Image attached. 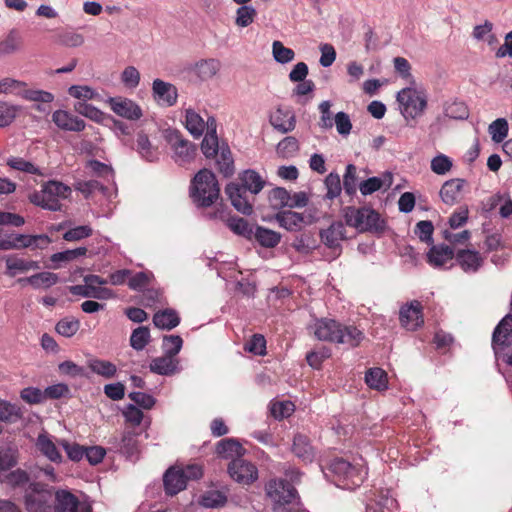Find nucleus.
I'll return each mask as SVG.
<instances>
[{
    "label": "nucleus",
    "mask_w": 512,
    "mask_h": 512,
    "mask_svg": "<svg viewBox=\"0 0 512 512\" xmlns=\"http://www.w3.org/2000/svg\"><path fill=\"white\" fill-rule=\"evenodd\" d=\"M209 219H221L226 226L236 235L241 236L249 241L253 239L255 226L251 225L246 219L239 216H229L226 218L223 209H217L207 215Z\"/></svg>",
    "instance_id": "nucleus-10"
},
{
    "label": "nucleus",
    "mask_w": 512,
    "mask_h": 512,
    "mask_svg": "<svg viewBox=\"0 0 512 512\" xmlns=\"http://www.w3.org/2000/svg\"><path fill=\"white\" fill-rule=\"evenodd\" d=\"M314 334L321 341L344 344L349 348H355L364 340V333L353 325H343L330 319H318L314 325Z\"/></svg>",
    "instance_id": "nucleus-1"
},
{
    "label": "nucleus",
    "mask_w": 512,
    "mask_h": 512,
    "mask_svg": "<svg viewBox=\"0 0 512 512\" xmlns=\"http://www.w3.org/2000/svg\"><path fill=\"white\" fill-rule=\"evenodd\" d=\"M179 360L165 353L161 357L154 358L150 363V371L159 375L170 376L179 371Z\"/></svg>",
    "instance_id": "nucleus-24"
},
{
    "label": "nucleus",
    "mask_w": 512,
    "mask_h": 512,
    "mask_svg": "<svg viewBox=\"0 0 512 512\" xmlns=\"http://www.w3.org/2000/svg\"><path fill=\"white\" fill-rule=\"evenodd\" d=\"M295 409V405L291 401H279L271 404V415L275 419H283L289 417Z\"/></svg>",
    "instance_id": "nucleus-61"
},
{
    "label": "nucleus",
    "mask_w": 512,
    "mask_h": 512,
    "mask_svg": "<svg viewBox=\"0 0 512 512\" xmlns=\"http://www.w3.org/2000/svg\"><path fill=\"white\" fill-rule=\"evenodd\" d=\"M291 451L304 463H311L315 458V449L310 439L301 433L294 436Z\"/></svg>",
    "instance_id": "nucleus-21"
},
{
    "label": "nucleus",
    "mask_w": 512,
    "mask_h": 512,
    "mask_svg": "<svg viewBox=\"0 0 512 512\" xmlns=\"http://www.w3.org/2000/svg\"><path fill=\"white\" fill-rule=\"evenodd\" d=\"M272 53L275 61L281 64L291 62L295 57L294 51L285 47L280 41L273 42Z\"/></svg>",
    "instance_id": "nucleus-59"
},
{
    "label": "nucleus",
    "mask_w": 512,
    "mask_h": 512,
    "mask_svg": "<svg viewBox=\"0 0 512 512\" xmlns=\"http://www.w3.org/2000/svg\"><path fill=\"white\" fill-rule=\"evenodd\" d=\"M21 111V106L0 101V127L4 128L9 126Z\"/></svg>",
    "instance_id": "nucleus-46"
},
{
    "label": "nucleus",
    "mask_w": 512,
    "mask_h": 512,
    "mask_svg": "<svg viewBox=\"0 0 512 512\" xmlns=\"http://www.w3.org/2000/svg\"><path fill=\"white\" fill-rule=\"evenodd\" d=\"M512 338V314L505 315L494 329L492 344L503 340L511 341Z\"/></svg>",
    "instance_id": "nucleus-39"
},
{
    "label": "nucleus",
    "mask_w": 512,
    "mask_h": 512,
    "mask_svg": "<svg viewBox=\"0 0 512 512\" xmlns=\"http://www.w3.org/2000/svg\"><path fill=\"white\" fill-rule=\"evenodd\" d=\"M121 453L127 457H133L138 453V440L134 433L126 432L123 434L119 446Z\"/></svg>",
    "instance_id": "nucleus-55"
},
{
    "label": "nucleus",
    "mask_w": 512,
    "mask_h": 512,
    "mask_svg": "<svg viewBox=\"0 0 512 512\" xmlns=\"http://www.w3.org/2000/svg\"><path fill=\"white\" fill-rule=\"evenodd\" d=\"M345 226L341 221H334L326 229H322L319 232L321 242L332 250H338L341 252L342 246L341 241L347 237L345 235Z\"/></svg>",
    "instance_id": "nucleus-14"
},
{
    "label": "nucleus",
    "mask_w": 512,
    "mask_h": 512,
    "mask_svg": "<svg viewBox=\"0 0 512 512\" xmlns=\"http://www.w3.org/2000/svg\"><path fill=\"white\" fill-rule=\"evenodd\" d=\"M219 153V158L216 160L218 170L224 177H231L235 172V167L233 156L227 143H221Z\"/></svg>",
    "instance_id": "nucleus-32"
},
{
    "label": "nucleus",
    "mask_w": 512,
    "mask_h": 512,
    "mask_svg": "<svg viewBox=\"0 0 512 512\" xmlns=\"http://www.w3.org/2000/svg\"><path fill=\"white\" fill-rule=\"evenodd\" d=\"M31 245V235L10 234L7 238H0V250L2 251L29 248Z\"/></svg>",
    "instance_id": "nucleus-35"
},
{
    "label": "nucleus",
    "mask_w": 512,
    "mask_h": 512,
    "mask_svg": "<svg viewBox=\"0 0 512 512\" xmlns=\"http://www.w3.org/2000/svg\"><path fill=\"white\" fill-rule=\"evenodd\" d=\"M399 320L401 325L410 331H415L424 323L422 305L414 300L410 304L404 305L399 311Z\"/></svg>",
    "instance_id": "nucleus-12"
},
{
    "label": "nucleus",
    "mask_w": 512,
    "mask_h": 512,
    "mask_svg": "<svg viewBox=\"0 0 512 512\" xmlns=\"http://www.w3.org/2000/svg\"><path fill=\"white\" fill-rule=\"evenodd\" d=\"M23 46V38L17 29H11L7 36L0 41V57L13 54Z\"/></svg>",
    "instance_id": "nucleus-33"
},
{
    "label": "nucleus",
    "mask_w": 512,
    "mask_h": 512,
    "mask_svg": "<svg viewBox=\"0 0 512 512\" xmlns=\"http://www.w3.org/2000/svg\"><path fill=\"white\" fill-rule=\"evenodd\" d=\"M324 184L327 189V193L325 196L327 199L332 200L340 196L342 191V184L338 173H329L324 180Z\"/></svg>",
    "instance_id": "nucleus-53"
},
{
    "label": "nucleus",
    "mask_w": 512,
    "mask_h": 512,
    "mask_svg": "<svg viewBox=\"0 0 512 512\" xmlns=\"http://www.w3.org/2000/svg\"><path fill=\"white\" fill-rule=\"evenodd\" d=\"M87 252L88 249L86 247H78L75 249L54 253L51 255L50 260L55 264L60 262H71L79 257L85 256Z\"/></svg>",
    "instance_id": "nucleus-50"
},
{
    "label": "nucleus",
    "mask_w": 512,
    "mask_h": 512,
    "mask_svg": "<svg viewBox=\"0 0 512 512\" xmlns=\"http://www.w3.org/2000/svg\"><path fill=\"white\" fill-rule=\"evenodd\" d=\"M37 447L49 460L53 462H61V454L55 444L48 437L40 435L37 440Z\"/></svg>",
    "instance_id": "nucleus-44"
},
{
    "label": "nucleus",
    "mask_w": 512,
    "mask_h": 512,
    "mask_svg": "<svg viewBox=\"0 0 512 512\" xmlns=\"http://www.w3.org/2000/svg\"><path fill=\"white\" fill-rule=\"evenodd\" d=\"M492 345L497 361H501L512 368V338L511 341L503 340Z\"/></svg>",
    "instance_id": "nucleus-48"
},
{
    "label": "nucleus",
    "mask_w": 512,
    "mask_h": 512,
    "mask_svg": "<svg viewBox=\"0 0 512 512\" xmlns=\"http://www.w3.org/2000/svg\"><path fill=\"white\" fill-rule=\"evenodd\" d=\"M163 137L174 152V161L182 166L192 162L197 153V145L185 139L177 129L168 128Z\"/></svg>",
    "instance_id": "nucleus-5"
},
{
    "label": "nucleus",
    "mask_w": 512,
    "mask_h": 512,
    "mask_svg": "<svg viewBox=\"0 0 512 512\" xmlns=\"http://www.w3.org/2000/svg\"><path fill=\"white\" fill-rule=\"evenodd\" d=\"M270 124L281 133H288L294 130L296 118L292 111L278 107L270 116Z\"/></svg>",
    "instance_id": "nucleus-22"
},
{
    "label": "nucleus",
    "mask_w": 512,
    "mask_h": 512,
    "mask_svg": "<svg viewBox=\"0 0 512 512\" xmlns=\"http://www.w3.org/2000/svg\"><path fill=\"white\" fill-rule=\"evenodd\" d=\"M445 115L455 120H465L469 117V109L462 101H454L445 107Z\"/></svg>",
    "instance_id": "nucleus-56"
},
{
    "label": "nucleus",
    "mask_w": 512,
    "mask_h": 512,
    "mask_svg": "<svg viewBox=\"0 0 512 512\" xmlns=\"http://www.w3.org/2000/svg\"><path fill=\"white\" fill-rule=\"evenodd\" d=\"M55 512H92L90 504L80 502L79 499L68 490L55 492Z\"/></svg>",
    "instance_id": "nucleus-11"
},
{
    "label": "nucleus",
    "mask_w": 512,
    "mask_h": 512,
    "mask_svg": "<svg viewBox=\"0 0 512 512\" xmlns=\"http://www.w3.org/2000/svg\"><path fill=\"white\" fill-rule=\"evenodd\" d=\"M185 128L189 131V133L194 138H199L202 136V134L205 130V121L193 109H191V108L186 109V111H185Z\"/></svg>",
    "instance_id": "nucleus-37"
},
{
    "label": "nucleus",
    "mask_w": 512,
    "mask_h": 512,
    "mask_svg": "<svg viewBox=\"0 0 512 512\" xmlns=\"http://www.w3.org/2000/svg\"><path fill=\"white\" fill-rule=\"evenodd\" d=\"M357 182V168L354 164H348L343 176V189L348 196H354L356 194Z\"/></svg>",
    "instance_id": "nucleus-47"
},
{
    "label": "nucleus",
    "mask_w": 512,
    "mask_h": 512,
    "mask_svg": "<svg viewBox=\"0 0 512 512\" xmlns=\"http://www.w3.org/2000/svg\"><path fill=\"white\" fill-rule=\"evenodd\" d=\"M93 234V229L88 225H81L67 230L63 234V239L69 242L80 241Z\"/></svg>",
    "instance_id": "nucleus-63"
},
{
    "label": "nucleus",
    "mask_w": 512,
    "mask_h": 512,
    "mask_svg": "<svg viewBox=\"0 0 512 512\" xmlns=\"http://www.w3.org/2000/svg\"><path fill=\"white\" fill-rule=\"evenodd\" d=\"M244 350L254 355L263 356L266 354V339L262 334H254L244 344Z\"/></svg>",
    "instance_id": "nucleus-58"
},
{
    "label": "nucleus",
    "mask_w": 512,
    "mask_h": 512,
    "mask_svg": "<svg viewBox=\"0 0 512 512\" xmlns=\"http://www.w3.org/2000/svg\"><path fill=\"white\" fill-rule=\"evenodd\" d=\"M454 259L456 264L459 265L465 273H476L484 263L481 254L471 249L458 250L455 252Z\"/></svg>",
    "instance_id": "nucleus-17"
},
{
    "label": "nucleus",
    "mask_w": 512,
    "mask_h": 512,
    "mask_svg": "<svg viewBox=\"0 0 512 512\" xmlns=\"http://www.w3.org/2000/svg\"><path fill=\"white\" fill-rule=\"evenodd\" d=\"M225 193L227 194L232 206L241 214L250 216L254 209L253 203L248 198L247 193H242L238 184L230 182L225 187Z\"/></svg>",
    "instance_id": "nucleus-15"
},
{
    "label": "nucleus",
    "mask_w": 512,
    "mask_h": 512,
    "mask_svg": "<svg viewBox=\"0 0 512 512\" xmlns=\"http://www.w3.org/2000/svg\"><path fill=\"white\" fill-rule=\"evenodd\" d=\"M165 491L169 495H176L186 488L185 476L182 470L177 468H170L166 471L163 477Z\"/></svg>",
    "instance_id": "nucleus-25"
},
{
    "label": "nucleus",
    "mask_w": 512,
    "mask_h": 512,
    "mask_svg": "<svg viewBox=\"0 0 512 512\" xmlns=\"http://www.w3.org/2000/svg\"><path fill=\"white\" fill-rule=\"evenodd\" d=\"M79 328L80 321L73 316H67L60 319L55 326L56 332L66 338L74 336L78 332Z\"/></svg>",
    "instance_id": "nucleus-43"
},
{
    "label": "nucleus",
    "mask_w": 512,
    "mask_h": 512,
    "mask_svg": "<svg viewBox=\"0 0 512 512\" xmlns=\"http://www.w3.org/2000/svg\"><path fill=\"white\" fill-rule=\"evenodd\" d=\"M6 274L9 277H14L18 272H27V260L18 258L16 256H7L5 259Z\"/></svg>",
    "instance_id": "nucleus-62"
},
{
    "label": "nucleus",
    "mask_w": 512,
    "mask_h": 512,
    "mask_svg": "<svg viewBox=\"0 0 512 512\" xmlns=\"http://www.w3.org/2000/svg\"><path fill=\"white\" fill-rule=\"evenodd\" d=\"M183 346V340L179 335H165L163 337L162 348L165 353L176 356Z\"/></svg>",
    "instance_id": "nucleus-64"
},
{
    "label": "nucleus",
    "mask_w": 512,
    "mask_h": 512,
    "mask_svg": "<svg viewBox=\"0 0 512 512\" xmlns=\"http://www.w3.org/2000/svg\"><path fill=\"white\" fill-rule=\"evenodd\" d=\"M466 181L460 178L447 180L440 189V197L447 205H454Z\"/></svg>",
    "instance_id": "nucleus-27"
},
{
    "label": "nucleus",
    "mask_w": 512,
    "mask_h": 512,
    "mask_svg": "<svg viewBox=\"0 0 512 512\" xmlns=\"http://www.w3.org/2000/svg\"><path fill=\"white\" fill-rule=\"evenodd\" d=\"M71 193V189L66 184L50 180L43 184L40 192H33L29 195V200L32 204L39 206L43 209L50 211H59L61 204L59 198L66 199Z\"/></svg>",
    "instance_id": "nucleus-4"
},
{
    "label": "nucleus",
    "mask_w": 512,
    "mask_h": 512,
    "mask_svg": "<svg viewBox=\"0 0 512 512\" xmlns=\"http://www.w3.org/2000/svg\"><path fill=\"white\" fill-rule=\"evenodd\" d=\"M266 492L274 507L293 504L297 499V490L285 479H271L266 485Z\"/></svg>",
    "instance_id": "nucleus-8"
},
{
    "label": "nucleus",
    "mask_w": 512,
    "mask_h": 512,
    "mask_svg": "<svg viewBox=\"0 0 512 512\" xmlns=\"http://www.w3.org/2000/svg\"><path fill=\"white\" fill-rule=\"evenodd\" d=\"M243 446L233 438L222 439L217 443L216 453L222 458H238L244 454Z\"/></svg>",
    "instance_id": "nucleus-30"
},
{
    "label": "nucleus",
    "mask_w": 512,
    "mask_h": 512,
    "mask_svg": "<svg viewBox=\"0 0 512 512\" xmlns=\"http://www.w3.org/2000/svg\"><path fill=\"white\" fill-rule=\"evenodd\" d=\"M74 110L80 115L96 122L103 124L105 122L106 114L97 107L88 104L84 101H79L74 104Z\"/></svg>",
    "instance_id": "nucleus-40"
},
{
    "label": "nucleus",
    "mask_w": 512,
    "mask_h": 512,
    "mask_svg": "<svg viewBox=\"0 0 512 512\" xmlns=\"http://www.w3.org/2000/svg\"><path fill=\"white\" fill-rule=\"evenodd\" d=\"M289 200H291L290 192L284 187H275L269 191L268 201L273 210L281 211L283 208L288 207Z\"/></svg>",
    "instance_id": "nucleus-38"
},
{
    "label": "nucleus",
    "mask_w": 512,
    "mask_h": 512,
    "mask_svg": "<svg viewBox=\"0 0 512 512\" xmlns=\"http://www.w3.org/2000/svg\"><path fill=\"white\" fill-rule=\"evenodd\" d=\"M52 122L63 131L81 132L85 129L86 123L83 119L73 115L66 110H56L52 114Z\"/></svg>",
    "instance_id": "nucleus-16"
},
{
    "label": "nucleus",
    "mask_w": 512,
    "mask_h": 512,
    "mask_svg": "<svg viewBox=\"0 0 512 512\" xmlns=\"http://www.w3.org/2000/svg\"><path fill=\"white\" fill-rule=\"evenodd\" d=\"M455 250L447 244L434 243L426 254L427 263L434 268H442L447 262L454 260Z\"/></svg>",
    "instance_id": "nucleus-20"
},
{
    "label": "nucleus",
    "mask_w": 512,
    "mask_h": 512,
    "mask_svg": "<svg viewBox=\"0 0 512 512\" xmlns=\"http://www.w3.org/2000/svg\"><path fill=\"white\" fill-rule=\"evenodd\" d=\"M142 159L148 162H155L159 158L158 148L153 146L149 140V137L144 131L137 133L136 142L132 146Z\"/></svg>",
    "instance_id": "nucleus-23"
},
{
    "label": "nucleus",
    "mask_w": 512,
    "mask_h": 512,
    "mask_svg": "<svg viewBox=\"0 0 512 512\" xmlns=\"http://www.w3.org/2000/svg\"><path fill=\"white\" fill-rule=\"evenodd\" d=\"M221 68V63L218 59L209 58L198 61L195 64V72L202 80H208L214 77Z\"/></svg>",
    "instance_id": "nucleus-36"
},
{
    "label": "nucleus",
    "mask_w": 512,
    "mask_h": 512,
    "mask_svg": "<svg viewBox=\"0 0 512 512\" xmlns=\"http://www.w3.org/2000/svg\"><path fill=\"white\" fill-rule=\"evenodd\" d=\"M257 11L254 7L249 5L240 6L236 11L235 24L239 27H247L253 23Z\"/></svg>",
    "instance_id": "nucleus-57"
},
{
    "label": "nucleus",
    "mask_w": 512,
    "mask_h": 512,
    "mask_svg": "<svg viewBox=\"0 0 512 512\" xmlns=\"http://www.w3.org/2000/svg\"><path fill=\"white\" fill-rule=\"evenodd\" d=\"M397 101L405 118L410 117L414 119L420 116L427 106L426 95L411 87H406L399 91L397 93Z\"/></svg>",
    "instance_id": "nucleus-6"
},
{
    "label": "nucleus",
    "mask_w": 512,
    "mask_h": 512,
    "mask_svg": "<svg viewBox=\"0 0 512 512\" xmlns=\"http://www.w3.org/2000/svg\"><path fill=\"white\" fill-rule=\"evenodd\" d=\"M150 342V330L146 326H140L133 330L130 337V345L137 351L143 350Z\"/></svg>",
    "instance_id": "nucleus-45"
},
{
    "label": "nucleus",
    "mask_w": 512,
    "mask_h": 512,
    "mask_svg": "<svg viewBox=\"0 0 512 512\" xmlns=\"http://www.w3.org/2000/svg\"><path fill=\"white\" fill-rule=\"evenodd\" d=\"M229 476L240 485H251L258 479L257 466L242 457L234 458L228 464Z\"/></svg>",
    "instance_id": "nucleus-9"
},
{
    "label": "nucleus",
    "mask_w": 512,
    "mask_h": 512,
    "mask_svg": "<svg viewBox=\"0 0 512 512\" xmlns=\"http://www.w3.org/2000/svg\"><path fill=\"white\" fill-rule=\"evenodd\" d=\"M227 497L220 491H208L201 499V504L207 508H218L225 505Z\"/></svg>",
    "instance_id": "nucleus-60"
},
{
    "label": "nucleus",
    "mask_w": 512,
    "mask_h": 512,
    "mask_svg": "<svg viewBox=\"0 0 512 512\" xmlns=\"http://www.w3.org/2000/svg\"><path fill=\"white\" fill-rule=\"evenodd\" d=\"M343 216L348 226L354 227L360 232L382 234L386 230V221L370 207L346 206L343 208Z\"/></svg>",
    "instance_id": "nucleus-3"
},
{
    "label": "nucleus",
    "mask_w": 512,
    "mask_h": 512,
    "mask_svg": "<svg viewBox=\"0 0 512 512\" xmlns=\"http://www.w3.org/2000/svg\"><path fill=\"white\" fill-rule=\"evenodd\" d=\"M291 246L299 253L309 254L317 248V241L311 232L295 236Z\"/></svg>",
    "instance_id": "nucleus-41"
},
{
    "label": "nucleus",
    "mask_w": 512,
    "mask_h": 512,
    "mask_svg": "<svg viewBox=\"0 0 512 512\" xmlns=\"http://www.w3.org/2000/svg\"><path fill=\"white\" fill-rule=\"evenodd\" d=\"M488 131H489L491 138L494 142H496V143L502 142L508 135L507 120L505 118L496 119L489 125Z\"/></svg>",
    "instance_id": "nucleus-51"
},
{
    "label": "nucleus",
    "mask_w": 512,
    "mask_h": 512,
    "mask_svg": "<svg viewBox=\"0 0 512 512\" xmlns=\"http://www.w3.org/2000/svg\"><path fill=\"white\" fill-rule=\"evenodd\" d=\"M155 327L161 330L170 331L180 324V317L176 310L166 308L157 311L152 318Z\"/></svg>",
    "instance_id": "nucleus-26"
},
{
    "label": "nucleus",
    "mask_w": 512,
    "mask_h": 512,
    "mask_svg": "<svg viewBox=\"0 0 512 512\" xmlns=\"http://www.w3.org/2000/svg\"><path fill=\"white\" fill-rule=\"evenodd\" d=\"M275 220L286 230L297 231L300 229L301 223L304 221V216L303 214L292 210H283L279 211L275 215Z\"/></svg>",
    "instance_id": "nucleus-31"
},
{
    "label": "nucleus",
    "mask_w": 512,
    "mask_h": 512,
    "mask_svg": "<svg viewBox=\"0 0 512 512\" xmlns=\"http://www.w3.org/2000/svg\"><path fill=\"white\" fill-rule=\"evenodd\" d=\"M15 93L25 100L38 103H51L54 100V95L44 90L26 89V87H23L18 88Z\"/></svg>",
    "instance_id": "nucleus-42"
},
{
    "label": "nucleus",
    "mask_w": 512,
    "mask_h": 512,
    "mask_svg": "<svg viewBox=\"0 0 512 512\" xmlns=\"http://www.w3.org/2000/svg\"><path fill=\"white\" fill-rule=\"evenodd\" d=\"M20 417L21 411L17 405L0 400V421L14 423Z\"/></svg>",
    "instance_id": "nucleus-54"
},
{
    "label": "nucleus",
    "mask_w": 512,
    "mask_h": 512,
    "mask_svg": "<svg viewBox=\"0 0 512 512\" xmlns=\"http://www.w3.org/2000/svg\"><path fill=\"white\" fill-rule=\"evenodd\" d=\"M87 366L91 372L107 380L112 379L117 372L116 365L108 360L90 358L87 360Z\"/></svg>",
    "instance_id": "nucleus-34"
},
{
    "label": "nucleus",
    "mask_w": 512,
    "mask_h": 512,
    "mask_svg": "<svg viewBox=\"0 0 512 512\" xmlns=\"http://www.w3.org/2000/svg\"><path fill=\"white\" fill-rule=\"evenodd\" d=\"M253 239L264 248H274L280 243L281 234L263 226L255 225Z\"/></svg>",
    "instance_id": "nucleus-29"
},
{
    "label": "nucleus",
    "mask_w": 512,
    "mask_h": 512,
    "mask_svg": "<svg viewBox=\"0 0 512 512\" xmlns=\"http://www.w3.org/2000/svg\"><path fill=\"white\" fill-rule=\"evenodd\" d=\"M107 102L112 111L120 117L128 120H138L143 116L140 106L131 99L124 97H110Z\"/></svg>",
    "instance_id": "nucleus-13"
},
{
    "label": "nucleus",
    "mask_w": 512,
    "mask_h": 512,
    "mask_svg": "<svg viewBox=\"0 0 512 512\" xmlns=\"http://www.w3.org/2000/svg\"><path fill=\"white\" fill-rule=\"evenodd\" d=\"M17 281L22 285L29 284L34 289H48L59 281V277L52 272H40L29 277L19 278Z\"/></svg>",
    "instance_id": "nucleus-28"
},
{
    "label": "nucleus",
    "mask_w": 512,
    "mask_h": 512,
    "mask_svg": "<svg viewBox=\"0 0 512 512\" xmlns=\"http://www.w3.org/2000/svg\"><path fill=\"white\" fill-rule=\"evenodd\" d=\"M189 196L198 208L212 206L220 197L216 175L207 168L200 169L191 180Z\"/></svg>",
    "instance_id": "nucleus-2"
},
{
    "label": "nucleus",
    "mask_w": 512,
    "mask_h": 512,
    "mask_svg": "<svg viewBox=\"0 0 512 512\" xmlns=\"http://www.w3.org/2000/svg\"><path fill=\"white\" fill-rule=\"evenodd\" d=\"M329 469L332 473L344 477L345 479L352 477L357 472V469L343 458L333 460Z\"/></svg>",
    "instance_id": "nucleus-52"
},
{
    "label": "nucleus",
    "mask_w": 512,
    "mask_h": 512,
    "mask_svg": "<svg viewBox=\"0 0 512 512\" xmlns=\"http://www.w3.org/2000/svg\"><path fill=\"white\" fill-rule=\"evenodd\" d=\"M433 232L434 225L429 220L419 221L414 228V233L419 238V240L428 245H432L434 243Z\"/></svg>",
    "instance_id": "nucleus-49"
},
{
    "label": "nucleus",
    "mask_w": 512,
    "mask_h": 512,
    "mask_svg": "<svg viewBox=\"0 0 512 512\" xmlns=\"http://www.w3.org/2000/svg\"><path fill=\"white\" fill-rule=\"evenodd\" d=\"M52 500V489L39 482L31 483L25 494V505L28 512H46Z\"/></svg>",
    "instance_id": "nucleus-7"
},
{
    "label": "nucleus",
    "mask_w": 512,
    "mask_h": 512,
    "mask_svg": "<svg viewBox=\"0 0 512 512\" xmlns=\"http://www.w3.org/2000/svg\"><path fill=\"white\" fill-rule=\"evenodd\" d=\"M238 180L239 182L235 183L238 184L242 193L250 192L253 195L260 193L266 184L263 177L253 169H247L239 173Z\"/></svg>",
    "instance_id": "nucleus-19"
},
{
    "label": "nucleus",
    "mask_w": 512,
    "mask_h": 512,
    "mask_svg": "<svg viewBox=\"0 0 512 512\" xmlns=\"http://www.w3.org/2000/svg\"><path fill=\"white\" fill-rule=\"evenodd\" d=\"M152 94L154 99L168 107L176 104L178 98L177 88L161 79H155L152 83Z\"/></svg>",
    "instance_id": "nucleus-18"
}]
</instances>
